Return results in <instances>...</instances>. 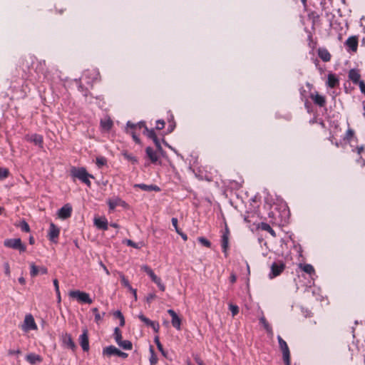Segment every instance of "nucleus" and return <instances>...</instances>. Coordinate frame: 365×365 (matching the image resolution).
Wrapping results in <instances>:
<instances>
[{
    "label": "nucleus",
    "mask_w": 365,
    "mask_h": 365,
    "mask_svg": "<svg viewBox=\"0 0 365 365\" xmlns=\"http://www.w3.org/2000/svg\"><path fill=\"white\" fill-rule=\"evenodd\" d=\"M68 296L70 298L76 299L80 303L91 304L93 302V300L88 293L81 292L80 290L70 291L68 292Z\"/></svg>",
    "instance_id": "2"
},
{
    "label": "nucleus",
    "mask_w": 365,
    "mask_h": 365,
    "mask_svg": "<svg viewBox=\"0 0 365 365\" xmlns=\"http://www.w3.org/2000/svg\"><path fill=\"white\" fill-rule=\"evenodd\" d=\"M230 282L231 283H235L237 280V277L235 274H232L230 277Z\"/></svg>",
    "instance_id": "60"
},
{
    "label": "nucleus",
    "mask_w": 365,
    "mask_h": 365,
    "mask_svg": "<svg viewBox=\"0 0 365 365\" xmlns=\"http://www.w3.org/2000/svg\"><path fill=\"white\" fill-rule=\"evenodd\" d=\"M140 269L141 270L144 271L148 275L153 271L150 267L145 264L142 265Z\"/></svg>",
    "instance_id": "48"
},
{
    "label": "nucleus",
    "mask_w": 365,
    "mask_h": 365,
    "mask_svg": "<svg viewBox=\"0 0 365 365\" xmlns=\"http://www.w3.org/2000/svg\"><path fill=\"white\" fill-rule=\"evenodd\" d=\"M318 55L319 58L324 62H328L331 60V54L327 49L324 48H319L318 49Z\"/></svg>",
    "instance_id": "18"
},
{
    "label": "nucleus",
    "mask_w": 365,
    "mask_h": 365,
    "mask_svg": "<svg viewBox=\"0 0 365 365\" xmlns=\"http://www.w3.org/2000/svg\"><path fill=\"white\" fill-rule=\"evenodd\" d=\"M79 343L84 351L89 350L88 331L86 328L83 329V333L79 336Z\"/></svg>",
    "instance_id": "8"
},
{
    "label": "nucleus",
    "mask_w": 365,
    "mask_h": 365,
    "mask_svg": "<svg viewBox=\"0 0 365 365\" xmlns=\"http://www.w3.org/2000/svg\"><path fill=\"white\" fill-rule=\"evenodd\" d=\"M299 267L313 279V277L315 275V271L314 267L311 264H300Z\"/></svg>",
    "instance_id": "23"
},
{
    "label": "nucleus",
    "mask_w": 365,
    "mask_h": 365,
    "mask_svg": "<svg viewBox=\"0 0 365 365\" xmlns=\"http://www.w3.org/2000/svg\"><path fill=\"white\" fill-rule=\"evenodd\" d=\"M155 283L158 285V287H159V289L161 290V291H165V285L162 283L161 282V279L160 278H158V279L156 280V282H155Z\"/></svg>",
    "instance_id": "47"
},
{
    "label": "nucleus",
    "mask_w": 365,
    "mask_h": 365,
    "mask_svg": "<svg viewBox=\"0 0 365 365\" xmlns=\"http://www.w3.org/2000/svg\"><path fill=\"white\" fill-rule=\"evenodd\" d=\"M198 241L205 247H210L211 246L210 242L205 239V237H199Z\"/></svg>",
    "instance_id": "41"
},
{
    "label": "nucleus",
    "mask_w": 365,
    "mask_h": 365,
    "mask_svg": "<svg viewBox=\"0 0 365 365\" xmlns=\"http://www.w3.org/2000/svg\"><path fill=\"white\" fill-rule=\"evenodd\" d=\"M31 271L30 274L31 277H36L38 274H47L48 269L45 267H37L34 263H31L30 264Z\"/></svg>",
    "instance_id": "12"
},
{
    "label": "nucleus",
    "mask_w": 365,
    "mask_h": 365,
    "mask_svg": "<svg viewBox=\"0 0 365 365\" xmlns=\"http://www.w3.org/2000/svg\"><path fill=\"white\" fill-rule=\"evenodd\" d=\"M349 78L351 81H353L354 83H359L361 81L360 79V74L359 73L358 71L355 69L350 70L349 73Z\"/></svg>",
    "instance_id": "26"
},
{
    "label": "nucleus",
    "mask_w": 365,
    "mask_h": 365,
    "mask_svg": "<svg viewBox=\"0 0 365 365\" xmlns=\"http://www.w3.org/2000/svg\"><path fill=\"white\" fill-rule=\"evenodd\" d=\"M154 341L156 344L157 347L159 349V351H160L162 353H163V345L161 344V343L160 341V339H159V337L158 336H156L154 338Z\"/></svg>",
    "instance_id": "44"
},
{
    "label": "nucleus",
    "mask_w": 365,
    "mask_h": 365,
    "mask_svg": "<svg viewBox=\"0 0 365 365\" xmlns=\"http://www.w3.org/2000/svg\"><path fill=\"white\" fill-rule=\"evenodd\" d=\"M172 225L175 228L178 227V219L175 217L172 218Z\"/></svg>",
    "instance_id": "61"
},
{
    "label": "nucleus",
    "mask_w": 365,
    "mask_h": 365,
    "mask_svg": "<svg viewBox=\"0 0 365 365\" xmlns=\"http://www.w3.org/2000/svg\"><path fill=\"white\" fill-rule=\"evenodd\" d=\"M133 295V297H134V300L135 301H137L138 299V297H137V290L135 289H133L132 288L131 289L129 290Z\"/></svg>",
    "instance_id": "55"
},
{
    "label": "nucleus",
    "mask_w": 365,
    "mask_h": 365,
    "mask_svg": "<svg viewBox=\"0 0 365 365\" xmlns=\"http://www.w3.org/2000/svg\"><path fill=\"white\" fill-rule=\"evenodd\" d=\"M119 349L114 346H109L103 349V354L108 357L111 356H118Z\"/></svg>",
    "instance_id": "21"
},
{
    "label": "nucleus",
    "mask_w": 365,
    "mask_h": 365,
    "mask_svg": "<svg viewBox=\"0 0 365 365\" xmlns=\"http://www.w3.org/2000/svg\"><path fill=\"white\" fill-rule=\"evenodd\" d=\"M71 206L69 204H66L58 211V216L59 218L65 220L71 217Z\"/></svg>",
    "instance_id": "10"
},
{
    "label": "nucleus",
    "mask_w": 365,
    "mask_h": 365,
    "mask_svg": "<svg viewBox=\"0 0 365 365\" xmlns=\"http://www.w3.org/2000/svg\"><path fill=\"white\" fill-rule=\"evenodd\" d=\"M284 269V264L282 262H274L271 266V272L269 274L270 279L279 276Z\"/></svg>",
    "instance_id": "6"
},
{
    "label": "nucleus",
    "mask_w": 365,
    "mask_h": 365,
    "mask_svg": "<svg viewBox=\"0 0 365 365\" xmlns=\"http://www.w3.org/2000/svg\"><path fill=\"white\" fill-rule=\"evenodd\" d=\"M128 133H130L132 135V137L133 138V140L136 142V143H139L140 142V139L138 138V137L136 135L135 133L134 130H132L130 131L129 130V132H128Z\"/></svg>",
    "instance_id": "51"
},
{
    "label": "nucleus",
    "mask_w": 365,
    "mask_h": 365,
    "mask_svg": "<svg viewBox=\"0 0 365 365\" xmlns=\"http://www.w3.org/2000/svg\"><path fill=\"white\" fill-rule=\"evenodd\" d=\"M9 175V170L6 168H0V179L6 178Z\"/></svg>",
    "instance_id": "43"
},
{
    "label": "nucleus",
    "mask_w": 365,
    "mask_h": 365,
    "mask_svg": "<svg viewBox=\"0 0 365 365\" xmlns=\"http://www.w3.org/2000/svg\"><path fill=\"white\" fill-rule=\"evenodd\" d=\"M53 285H54V287H55L56 292L58 293L59 286H58V279H53Z\"/></svg>",
    "instance_id": "53"
},
{
    "label": "nucleus",
    "mask_w": 365,
    "mask_h": 365,
    "mask_svg": "<svg viewBox=\"0 0 365 365\" xmlns=\"http://www.w3.org/2000/svg\"><path fill=\"white\" fill-rule=\"evenodd\" d=\"M21 354L20 349H16V350L13 349V350L9 351V355H14V354Z\"/></svg>",
    "instance_id": "56"
},
{
    "label": "nucleus",
    "mask_w": 365,
    "mask_h": 365,
    "mask_svg": "<svg viewBox=\"0 0 365 365\" xmlns=\"http://www.w3.org/2000/svg\"><path fill=\"white\" fill-rule=\"evenodd\" d=\"M108 205L109 209L110 210H113L118 206H121L123 207L127 206L126 202L125 201L122 200L118 197H114L108 199Z\"/></svg>",
    "instance_id": "9"
},
{
    "label": "nucleus",
    "mask_w": 365,
    "mask_h": 365,
    "mask_svg": "<svg viewBox=\"0 0 365 365\" xmlns=\"http://www.w3.org/2000/svg\"><path fill=\"white\" fill-rule=\"evenodd\" d=\"M155 332L158 333L160 329L159 324L158 322H153L150 326Z\"/></svg>",
    "instance_id": "49"
},
{
    "label": "nucleus",
    "mask_w": 365,
    "mask_h": 365,
    "mask_svg": "<svg viewBox=\"0 0 365 365\" xmlns=\"http://www.w3.org/2000/svg\"><path fill=\"white\" fill-rule=\"evenodd\" d=\"M19 282L21 284H24L26 283L25 279L23 277H19Z\"/></svg>",
    "instance_id": "63"
},
{
    "label": "nucleus",
    "mask_w": 365,
    "mask_h": 365,
    "mask_svg": "<svg viewBox=\"0 0 365 365\" xmlns=\"http://www.w3.org/2000/svg\"><path fill=\"white\" fill-rule=\"evenodd\" d=\"M229 309H230V310L232 312V317H235L239 312V307H238V306H237L235 304H229Z\"/></svg>",
    "instance_id": "37"
},
{
    "label": "nucleus",
    "mask_w": 365,
    "mask_h": 365,
    "mask_svg": "<svg viewBox=\"0 0 365 365\" xmlns=\"http://www.w3.org/2000/svg\"><path fill=\"white\" fill-rule=\"evenodd\" d=\"M28 140L34 143L35 145L42 148L43 146V137L38 134L31 135L29 137Z\"/></svg>",
    "instance_id": "24"
},
{
    "label": "nucleus",
    "mask_w": 365,
    "mask_h": 365,
    "mask_svg": "<svg viewBox=\"0 0 365 365\" xmlns=\"http://www.w3.org/2000/svg\"><path fill=\"white\" fill-rule=\"evenodd\" d=\"M107 163L106 159L104 157H98L96 158V165L101 168L103 165H105Z\"/></svg>",
    "instance_id": "39"
},
{
    "label": "nucleus",
    "mask_w": 365,
    "mask_h": 365,
    "mask_svg": "<svg viewBox=\"0 0 365 365\" xmlns=\"http://www.w3.org/2000/svg\"><path fill=\"white\" fill-rule=\"evenodd\" d=\"M356 150H357L358 154H361V152L364 151V147L363 146L357 147Z\"/></svg>",
    "instance_id": "62"
},
{
    "label": "nucleus",
    "mask_w": 365,
    "mask_h": 365,
    "mask_svg": "<svg viewBox=\"0 0 365 365\" xmlns=\"http://www.w3.org/2000/svg\"><path fill=\"white\" fill-rule=\"evenodd\" d=\"M339 84V78L335 74L329 73L328 75L327 85L330 88H334Z\"/></svg>",
    "instance_id": "22"
},
{
    "label": "nucleus",
    "mask_w": 365,
    "mask_h": 365,
    "mask_svg": "<svg viewBox=\"0 0 365 365\" xmlns=\"http://www.w3.org/2000/svg\"><path fill=\"white\" fill-rule=\"evenodd\" d=\"M60 234V229L55 225L53 222H51L48 232V237L50 241L56 243L57 240Z\"/></svg>",
    "instance_id": "7"
},
{
    "label": "nucleus",
    "mask_w": 365,
    "mask_h": 365,
    "mask_svg": "<svg viewBox=\"0 0 365 365\" xmlns=\"http://www.w3.org/2000/svg\"><path fill=\"white\" fill-rule=\"evenodd\" d=\"M118 356H120L121 358L125 359V358L128 357V354H126L125 352H123V351L119 350L118 354Z\"/></svg>",
    "instance_id": "59"
},
{
    "label": "nucleus",
    "mask_w": 365,
    "mask_h": 365,
    "mask_svg": "<svg viewBox=\"0 0 365 365\" xmlns=\"http://www.w3.org/2000/svg\"><path fill=\"white\" fill-rule=\"evenodd\" d=\"M94 225L99 229L108 230V221L105 217L95 218Z\"/></svg>",
    "instance_id": "19"
},
{
    "label": "nucleus",
    "mask_w": 365,
    "mask_h": 365,
    "mask_svg": "<svg viewBox=\"0 0 365 365\" xmlns=\"http://www.w3.org/2000/svg\"><path fill=\"white\" fill-rule=\"evenodd\" d=\"M71 175L74 178H76L84 182L88 186H90L91 182L89 180L90 178H93V176L88 173L86 170L84 168H73L71 169Z\"/></svg>",
    "instance_id": "1"
},
{
    "label": "nucleus",
    "mask_w": 365,
    "mask_h": 365,
    "mask_svg": "<svg viewBox=\"0 0 365 365\" xmlns=\"http://www.w3.org/2000/svg\"><path fill=\"white\" fill-rule=\"evenodd\" d=\"M222 251L225 253V256H227V250L229 247V239H228V233L225 232L222 236Z\"/></svg>",
    "instance_id": "25"
},
{
    "label": "nucleus",
    "mask_w": 365,
    "mask_h": 365,
    "mask_svg": "<svg viewBox=\"0 0 365 365\" xmlns=\"http://www.w3.org/2000/svg\"><path fill=\"white\" fill-rule=\"evenodd\" d=\"M359 87H360L361 91L363 93H365V84H364V81H360L359 82Z\"/></svg>",
    "instance_id": "57"
},
{
    "label": "nucleus",
    "mask_w": 365,
    "mask_h": 365,
    "mask_svg": "<svg viewBox=\"0 0 365 365\" xmlns=\"http://www.w3.org/2000/svg\"><path fill=\"white\" fill-rule=\"evenodd\" d=\"M118 345L125 350H130L133 347L132 343L128 340H121Z\"/></svg>",
    "instance_id": "31"
},
{
    "label": "nucleus",
    "mask_w": 365,
    "mask_h": 365,
    "mask_svg": "<svg viewBox=\"0 0 365 365\" xmlns=\"http://www.w3.org/2000/svg\"><path fill=\"white\" fill-rule=\"evenodd\" d=\"M138 318L148 326H150V324L153 322V321L150 320L143 314H139Z\"/></svg>",
    "instance_id": "40"
},
{
    "label": "nucleus",
    "mask_w": 365,
    "mask_h": 365,
    "mask_svg": "<svg viewBox=\"0 0 365 365\" xmlns=\"http://www.w3.org/2000/svg\"><path fill=\"white\" fill-rule=\"evenodd\" d=\"M311 98L314 103L321 107L324 106L326 103L325 97L320 95L317 92L311 94Z\"/></svg>",
    "instance_id": "15"
},
{
    "label": "nucleus",
    "mask_w": 365,
    "mask_h": 365,
    "mask_svg": "<svg viewBox=\"0 0 365 365\" xmlns=\"http://www.w3.org/2000/svg\"><path fill=\"white\" fill-rule=\"evenodd\" d=\"M196 362L198 364V365H204L202 361L199 358L196 359Z\"/></svg>",
    "instance_id": "64"
},
{
    "label": "nucleus",
    "mask_w": 365,
    "mask_h": 365,
    "mask_svg": "<svg viewBox=\"0 0 365 365\" xmlns=\"http://www.w3.org/2000/svg\"><path fill=\"white\" fill-rule=\"evenodd\" d=\"M148 157L150 159L152 163H155L158 160V155L153 148L148 147L145 150Z\"/></svg>",
    "instance_id": "27"
},
{
    "label": "nucleus",
    "mask_w": 365,
    "mask_h": 365,
    "mask_svg": "<svg viewBox=\"0 0 365 365\" xmlns=\"http://www.w3.org/2000/svg\"><path fill=\"white\" fill-rule=\"evenodd\" d=\"M148 276L151 278L153 282H156L158 278V277L153 272V271L149 273Z\"/></svg>",
    "instance_id": "52"
},
{
    "label": "nucleus",
    "mask_w": 365,
    "mask_h": 365,
    "mask_svg": "<svg viewBox=\"0 0 365 365\" xmlns=\"http://www.w3.org/2000/svg\"><path fill=\"white\" fill-rule=\"evenodd\" d=\"M261 227L263 230L269 232L273 237L275 236V232L273 230V229L270 227L269 225L267 223H262Z\"/></svg>",
    "instance_id": "36"
},
{
    "label": "nucleus",
    "mask_w": 365,
    "mask_h": 365,
    "mask_svg": "<svg viewBox=\"0 0 365 365\" xmlns=\"http://www.w3.org/2000/svg\"><path fill=\"white\" fill-rule=\"evenodd\" d=\"M123 243H125L127 245L133 247H134L135 249H140L143 245V242L135 243L133 241H132L131 240H128V239L125 240L123 241Z\"/></svg>",
    "instance_id": "32"
},
{
    "label": "nucleus",
    "mask_w": 365,
    "mask_h": 365,
    "mask_svg": "<svg viewBox=\"0 0 365 365\" xmlns=\"http://www.w3.org/2000/svg\"><path fill=\"white\" fill-rule=\"evenodd\" d=\"M120 281H121V284L125 287H126L128 290L131 289L133 287H131V285L130 284V282L129 281L125 278V277L124 276V274H123L122 273L120 274Z\"/></svg>",
    "instance_id": "33"
},
{
    "label": "nucleus",
    "mask_w": 365,
    "mask_h": 365,
    "mask_svg": "<svg viewBox=\"0 0 365 365\" xmlns=\"http://www.w3.org/2000/svg\"><path fill=\"white\" fill-rule=\"evenodd\" d=\"M150 362L151 365H155L158 362V357L156 354L154 352V350L152 346L150 348Z\"/></svg>",
    "instance_id": "34"
},
{
    "label": "nucleus",
    "mask_w": 365,
    "mask_h": 365,
    "mask_svg": "<svg viewBox=\"0 0 365 365\" xmlns=\"http://www.w3.org/2000/svg\"><path fill=\"white\" fill-rule=\"evenodd\" d=\"M62 342L63 345H65L67 348H69L73 351L76 350V345L74 343L70 334L64 333L62 334Z\"/></svg>",
    "instance_id": "11"
},
{
    "label": "nucleus",
    "mask_w": 365,
    "mask_h": 365,
    "mask_svg": "<svg viewBox=\"0 0 365 365\" xmlns=\"http://www.w3.org/2000/svg\"><path fill=\"white\" fill-rule=\"evenodd\" d=\"M20 327L25 332H28L30 330H36L37 325L34 317L30 314H26L25 316L24 323L20 326Z\"/></svg>",
    "instance_id": "4"
},
{
    "label": "nucleus",
    "mask_w": 365,
    "mask_h": 365,
    "mask_svg": "<svg viewBox=\"0 0 365 365\" xmlns=\"http://www.w3.org/2000/svg\"><path fill=\"white\" fill-rule=\"evenodd\" d=\"M165 126V122L163 120H158L156 121V129L162 130Z\"/></svg>",
    "instance_id": "46"
},
{
    "label": "nucleus",
    "mask_w": 365,
    "mask_h": 365,
    "mask_svg": "<svg viewBox=\"0 0 365 365\" xmlns=\"http://www.w3.org/2000/svg\"><path fill=\"white\" fill-rule=\"evenodd\" d=\"M19 227L24 232H29L30 231L29 225L25 221H21L20 222Z\"/></svg>",
    "instance_id": "38"
},
{
    "label": "nucleus",
    "mask_w": 365,
    "mask_h": 365,
    "mask_svg": "<svg viewBox=\"0 0 365 365\" xmlns=\"http://www.w3.org/2000/svg\"><path fill=\"white\" fill-rule=\"evenodd\" d=\"M168 313L170 315L172 318V325L178 330L180 329L181 326V319L177 315L173 309H168Z\"/></svg>",
    "instance_id": "13"
},
{
    "label": "nucleus",
    "mask_w": 365,
    "mask_h": 365,
    "mask_svg": "<svg viewBox=\"0 0 365 365\" xmlns=\"http://www.w3.org/2000/svg\"><path fill=\"white\" fill-rule=\"evenodd\" d=\"M260 323L263 325L264 329L267 331V332L272 336L273 331L271 326L269 324V323L267 322L266 319L264 317H262L259 318Z\"/></svg>",
    "instance_id": "29"
},
{
    "label": "nucleus",
    "mask_w": 365,
    "mask_h": 365,
    "mask_svg": "<svg viewBox=\"0 0 365 365\" xmlns=\"http://www.w3.org/2000/svg\"><path fill=\"white\" fill-rule=\"evenodd\" d=\"M92 312L94 313L95 314V321L98 323L100 321H101L102 319V317L101 316V314L98 313V310L97 308H93L92 309Z\"/></svg>",
    "instance_id": "42"
},
{
    "label": "nucleus",
    "mask_w": 365,
    "mask_h": 365,
    "mask_svg": "<svg viewBox=\"0 0 365 365\" xmlns=\"http://www.w3.org/2000/svg\"><path fill=\"white\" fill-rule=\"evenodd\" d=\"M156 298V295L155 293H150L145 297V301L148 303H150L154 299Z\"/></svg>",
    "instance_id": "45"
},
{
    "label": "nucleus",
    "mask_w": 365,
    "mask_h": 365,
    "mask_svg": "<svg viewBox=\"0 0 365 365\" xmlns=\"http://www.w3.org/2000/svg\"><path fill=\"white\" fill-rule=\"evenodd\" d=\"M100 265L103 269V270L105 271L106 274L107 275H109L110 272H109L108 269H107V267L105 266V264L102 262H100Z\"/></svg>",
    "instance_id": "58"
},
{
    "label": "nucleus",
    "mask_w": 365,
    "mask_h": 365,
    "mask_svg": "<svg viewBox=\"0 0 365 365\" xmlns=\"http://www.w3.org/2000/svg\"><path fill=\"white\" fill-rule=\"evenodd\" d=\"M145 127H146V126H145L144 122H139L137 124H134V123H132L130 121H128L127 123L126 132H129V129L134 130L137 128H143L145 129Z\"/></svg>",
    "instance_id": "28"
},
{
    "label": "nucleus",
    "mask_w": 365,
    "mask_h": 365,
    "mask_svg": "<svg viewBox=\"0 0 365 365\" xmlns=\"http://www.w3.org/2000/svg\"><path fill=\"white\" fill-rule=\"evenodd\" d=\"M143 133L146 134L148 138L153 140L158 149H161L159 140L157 138L155 133L153 129L149 130L147 127H145V130Z\"/></svg>",
    "instance_id": "16"
},
{
    "label": "nucleus",
    "mask_w": 365,
    "mask_h": 365,
    "mask_svg": "<svg viewBox=\"0 0 365 365\" xmlns=\"http://www.w3.org/2000/svg\"><path fill=\"white\" fill-rule=\"evenodd\" d=\"M353 135H354V131L351 129H349L346 131V138L349 139V138H351L353 136Z\"/></svg>",
    "instance_id": "54"
},
{
    "label": "nucleus",
    "mask_w": 365,
    "mask_h": 365,
    "mask_svg": "<svg viewBox=\"0 0 365 365\" xmlns=\"http://www.w3.org/2000/svg\"><path fill=\"white\" fill-rule=\"evenodd\" d=\"M279 348L282 352L283 361L285 365H290V353L285 341L280 336H277Z\"/></svg>",
    "instance_id": "5"
},
{
    "label": "nucleus",
    "mask_w": 365,
    "mask_h": 365,
    "mask_svg": "<svg viewBox=\"0 0 365 365\" xmlns=\"http://www.w3.org/2000/svg\"><path fill=\"white\" fill-rule=\"evenodd\" d=\"M135 187H138L139 188H140L141 190H145V191H151V190H159V188L155 186V185H145V184H136L135 185Z\"/></svg>",
    "instance_id": "30"
},
{
    "label": "nucleus",
    "mask_w": 365,
    "mask_h": 365,
    "mask_svg": "<svg viewBox=\"0 0 365 365\" xmlns=\"http://www.w3.org/2000/svg\"><path fill=\"white\" fill-rule=\"evenodd\" d=\"M100 125L103 131H109L112 128L113 123L109 117L106 116L101 120Z\"/></svg>",
    "instance_id": "14"
},
{
    "label": "nucleus",
    "mask_w": 365,
    "mask_h": 365,
    "mask_svg": "<svg viewBox=\"0 0 365 365\" xmlns=\"http://www.w3.org/2000/svg\"><path fill=\"white\" fill-rule=\"evenodd\" d=\"M4 245L6 247L17 250L20 252H24L26 250V245L22 243L20 238L7 239Z\"/></svg>",
    "instance_id": "3"
},
{
    "label": "nucleus",
    "mask_w": 365,
    "mask_h": 365,
    "mask_svg": "<svg viewBox=\"0 0 365 365\" xmlns=\"http://www.w3.org/2000/svg\"><path fill=\"white\" fill-rule=\"evenodd\" d=\"M345 44L352 51H356L358 47V39L355 36H351L346 41Z\"/></svg>",
    "instance_id": "17"
},
{
    "label": "nucleus",
    "mask_w": 365,
    "mask_h": 365,
    "mask_svg": "<svg viewBox=\"0 0 365 365\" xmlns=\"http://www.w3.org/2000/svg\"><path fill=\"white\" fill-rule=\"evenodd\" d=\"M113 336H114L115 341L117 344L120 343V341L122 340L121 331L119 328H118V327L115 328Z\"/></svg>",
    "instance_id": "35"
},
{
    "label": "nucleus",
    "mask_w": 365,
    "mask_h": 365,
    "mask_svg": "<svg viewBox=\"0 0 365 365\" xmlns=\"http://www.w3.org/2000/svg\"><path fill=\"white\" fill-rule=\"evenodd\" d=\"M4 272L7 276H10V267L8 262L4 263Z\"/></svg>",
    "instance_id": "50"
},
{
    "label": "nucleus",
    "mask_w": 365,
    "mask_h": 365,
    "mask_svg": "<svg viewBox=\"0 0 365 365\" xmlns=\"http://www.w3.org/2000/svg\"><path fill=\"white\" fill-rule=\"evenodd\" d=\"M26 359L29 363H30L32 365H34L37 363H40L42 361V358L39 355L34 353H31L26 355Z\"/></svg>",
    "instance_id": "20"
}]
</instances>
